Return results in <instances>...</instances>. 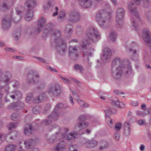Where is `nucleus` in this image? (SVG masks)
Returning <instances> with one entry per match:
<instances>
[{
    "label": "nucleus",
    "mask_w": 151,
    "mask_h": 151,
    "mask_svg": "<svg viewBox=\"0 0 151 151\" xmlns=\"http://www.w3.org/2000/svg\"><path fill=\"white\" fill-rule=\"evenodd\" d=\"M114 108H109L106 109L105 111L106 114L108 117L109 115L112 113H114L113 112V110H114Z\"/></svg>",
    "instance_id": "de8ad7c7"
},
{
    "label": "nucleus",
    "mask_w": 151,
    "mask_h": 151,
    "mask_svg": "<svg viewBox=\"0 0 151 151\" xmlns=\"http://www.w3.org/2000/svg\"><path fill=\"white\" fill-rule=\"evenodd\" d=\"M47 98V97L45 93H41L39 96H38L37 98V99L39 100L40 102L42 100H46Z\"/></svg>",
    "instance_id": "a19ab883"
},
{
    "label": "nucleus",
    "mask_w": 151,
    "mask_h": 151,
    "mask_svg": "<svg viewBox=\"0 0 151 151\" xmlns=\"http://www.w3.org/2000/svg\"><path fill=\"white\" fill-rule=\"evenodd\" d=\"M24 144L27 148H32L35 144V141L31 139L30 140L25 141Z\"/></svg>",
    "instance_id": "2f4dec72"
},
{
    "label": "nucleus",
    "mask_w": 151,
    "mask_h": 151,
    "mask_svg": "<svg viewBox=\"0 0 151 151\" xmlns=\"http://www.w3.org/2000/svg\"><path fill=\"white\" fill-rule=\"evenodd\" d=\"M124 134L126 136H128L130 133L131 128L129 124L127 122H125L124 124Z\"/></svg>",
    "instance_id": "c756f323"
},
{
    "label": "nucleus",
    "mask_w": 151,
    "mask_h": 151,
    "mask_svg": "<svg viewBox=\"0 0 151 151\" xmlns=\"http://www.w3.org/2000/svg\"><path fill=\"white\" fill-rule=\"evenodd\" d=\"M46 22L45 19L43 17H41L38 20V27L36 28V32L39 33L42 29Z\"/></svg>",
    "instance_id": "f3484780"
},
{
    "label": "nucleus",
    "mask_w": 151,
    "mask_h": 151,
    "mask_svg": "<svg viewBox=\"0 0 151 151\" xmlns=\"http://www.w3.org/2000/svg\"><path fill=\"white\" fill-rule=\"evenodd\" d=\"M117 37L116 32H111L109 37V39L113 42H114Z\"/></svg>",
    "instance_id": "ea45409f"
},
{
    "label": "nucleus",
    "mask_w": 151,
    "mask_h": 151,
    "mask_svg": "<svg viewBox=\"0 0 151 151\" xmlns=\"http://www.w3.org/2000/svg\"><path fill=\"white\" fill-rule=\"evenodd\" d=\"M103 56L105 61L110 58L111 56V52L110 50L108 48H105L103 50Z\"/></svg>",
    "instance_id": "a878e982"
},
{
    "label": "nucleus",
    "mask_w": 151,
    "mask_h": 151,
    "mask_svg": "<svg viewBox=\"0 0 151 151\" xmlns=\"http://www.w3.org/2000/svg\"><path fill=\"white\" fill-rule=\"evenodd\" d=\"M68 151H78L76 145L72 144V142L70 141L68 142Z\"/></svg>",
    "instance_id": "f704fd0d"
},
{
    "label": "nucleus",
    "mask_w": 151,
    "mask_h": 151,
    "mask_svg": "<svg viewBox=\"0 0 151 151\" xmlns=\"http://www.w3.org/2000/svg\"><path fill=\"white\" fill-rule=\"evenodd\" d=\"M51 4L50 1H48L47 3V5L44 6V8L45 9H47L49 8L51 6Z\"/></svg>",
    "instance_id": "0e129e2a"
},
{
    "label": "nucleus",
    "mask_w": 151,
    "mask_h": 151,
    "mask_svg": "<svg viewBox=\"0 0 151 151\" xmlns=\"http://www.w3.org/2000/svg\"><path fill=\"white\" fill-rule=\"evenodd\" d=\"M17 14L14 17H12L13 21L15 23H17L19 22L22 17V12L21 11H17Z\"/></svg>",
    "instance_id": "cd10ccee"
},
{
    "label": "nucleus",
    "mask_w": 151,
    "mask_h": 151,
    "mask_svg": "<svg viewBox=\"0 0 151 151\" xmlns=\"http://www.w3.org/2000/svg\"><path fill=\"white\" fill-rule=\"evenodd\" d=\"M82 47L83 52V57L84 58H87L88 61V57L91 55V52L93 51L94 49L91 47V45L89 41L84 40L83 41Z\"/></svg>",
    "instance_id": "1a4fd4ad"
},
{
    "label": "nucleus",
    "mask_w": 151,
    "mask_h": 151,
    "mask_svg": "<svg viewBox=\"0 0 151 151\" xmlns=\"http://www.w3.org/2000/svg\"><path fill=\"white\" fill-rule=\"evenodd\" d=\"M5 91L7 93V94L4 97V100L5 102H9L10 99H11L13 100L19 101L22 98V94L21 92L18 90L14 91L11 92H9V88H7L5 89Z\"/></svg>",
    "instance_id": "6e6552de"
},
{
    "label": "nucleus",
    "mask_w": 151,
    "mask_h": 151,
    "mask_svg": "<svg viewBox=\"0 0 151 151\" xmlns=\"http://www.w3.org/2000/svg\"><path fill=\"white\" fill-rule=\"evenodd\" d=\"M11 76V74L8 73L2 77V74L0 69V84L3 83H4L6 84H8Z\"/></svg>",
    "instance_id": "a211bd4d"
},
{
    "label": "nucleus",
    "mask_w": 151,
    "mask_h": 151,
    "mask_svg": "<svg viewBox=\"0 0 151 151\" xmlns=\"http://www.w3.org/2000/svg\"><path fill=\"white\" fill-rule=\"evenodd\" d=\"M111 17V12L103 10L98 12L96 16V20L99 26L104 28L108 27L110 25Z\"/></svg>",
    "instance_id": "f03ea898"
},
{
    "label": "nucleus",
    "mask_w": 151,
    "mask_h": 151,
    "mask_svg": "<svg viewBox=\"0 0 151 151\" xmlns=\"http://www.w3.org/2000/svg\"><path fill=\"white\" fill-rule=\"evenodd\" d=\"M51 106L50 104H47L45 106V107L44 108V110L45 112L46 111H47L48 110H49L50 109V108Z\"/></svg>",
    "instance_id": "4d7b16f0"
},
{
    "label": "nucleus",
    "mask_w": 151,
    "mask_h": 151,
    "mask_svg": "<svg viewBox=\"0 0 151 151\" xmlns=\"http://www.w3.org/2000/svg\"><path fill=\"white\" fill-rule=\"evenodd\" d=\"M70 82H73L77 84H78L80 82L77 80L75 79L72 78H70Z\"/></svg>",
    "instance_id": "e2e57ef3"
},
{
    "label": "nucleus",
    "mask_w": 151,
    "mask_h": 151,
    "mask_svg": "<svg viewBox=\"0 0 151 151\" xmlns=\"http://www.w3.org/2000/svg\"><path fill=\"white\" fill-rule=\"evenodd\" d=\"M143 6L146 7H147L150 4V3L149 0H144Z\"/></svg>",
    "instance_id": "864d4df0"
},
{
    "label": "nucleus",
    "mask_w": 151,
    "mask_h": 151,
    "mask_svg": "<svg viewBox=\"0 0 151 151\" xmlns=\"http://www.w3.org/2000/svg\"><path fill=\"white\" fill-rule=\"evenodd\" d=\"M77 101L81 107H88L89 106L88 104L85 103L83 101L80 99H78Z\"/></svg>",
    "instance_id": "37998d69"
},
{
    "label": "nucleus",
    "mask_w": 151,
    "mask_h": 151,
    "mask_svg": "<svg viewBox=\"0 0 151 151\" xmlns=\"http://www.w3.org/2000/svg\"><path fill=\"white\" fill-rule=\"evenodd\" d=\"M136 113V114L139 116H144L145 114L141 111H137Z\"/></svg>",
    "instance_id": "5fc2aeb1"
},
{
    "label": "nucleus",
    "mask_w": 151,
    "mask_h": 151,
    "mask_svg": "<svg viewBox=\"0 0 151 151\" xmlns=\"http://www.w3.org/2000/svg\"><path fill=\"white\" fill-rule=\"evenodd\" d=\"M24 104L23 102H18L11 104L9 106V108L14 110L19 109L24 107Z\"/></svg>",
    "instance_id": "412c9836"
},
{
    "label": "nucleus",
    "mask_w": 151,
    "mask_h": 151,
    "mask_svg": "<svg viewBox=\"0 0 151 151\" xmlns=\"http://www.w3.org/2000/svg\"><path fill=\"white\" fill-rule=\"evenodd\" d=\"M66 143L63 141H62L58 143L55 147V150L56 151H64L66 149Z\"/></svg>",
    "instance_id": "aec40b11"
},
{
    "label": "nucleus",
    "mask_w": 151,
    "mask_h": 151,
    "mask_svg": "<svg viewBox=\"0 0 151 151\" xmlns=\"http://www.w3.org/2000/svg\"><path fill=\"white\" fill-rule=\"evenodd\" d=\"M69 21L73 23L78 22L80 19V14L78 12L75 10L72 11L69 13Z\"/></svg>",
    "instance_id": "dca6fc26"
},
{
    "label": "nucleus",
    "mask_w": 151,
    "mask_h": 151,
    "mask_svg": "<svg viewBox=\"0 0 151 151\" xmlns=\"http://www.w3.org/2000/svg\"><path fill=\"white\" fill-rule=\"evenodd\" d=\"M11 119L12 120L14 121H17L20 118V116L18 112L13 113L11 116Z\"/></svg>",
    "instance_id": "c9c22d12"
},
{
    "label": "nucleus",
    "mask_w": 151,
    "mask_h": 151,
    "mask_svg": "<svg viewBox=\"0 0 151 151\" xmlns=\"http://www.w3.org/2000/svg\"><path fill=\"white\" fill-rule=\"evenodd\" d=\"M36 5L35 0H27L24 6L26 7V11L24 15L25 19L27 21L30 20L33 17L32 9Z\"/></svg>",
    "instance_id": "423d86ee"
},
{
    "label": "nucleus",
    "mask_w": 151,
    "mask_h": 151,
    "mask_svg": "<svg viewBox=\"0 0 151 151\" xmlns=\"http://www.w3.org/2000/svg\"><path fill=\"white\" fill-rule=\"evenodd\" d=\"M138 123L140 125H143L146 124V122L144 120L140 119L138 121Z\"/></svg>",
    "instance_id": "13d9d810"
},
{
    "label": "nucleus",
    "mask_w": 151,
    "mask_h": 151,
    "mask_svg": "<svg viewBox=\"0 0 151 151\" xmlns=\"http://www.w3.org/2000/svg\"><path fill=\"white\" fill-rule=\"evenodd\" d=\"M58 128L63 133H57V135L58 134V136H56V137L58 139H60L62 138H65L67 140H71L74 139L75 138V135H76V133H70L67 135H65L66 132H68L69 129L68 128H65L62 129L60 128V127L58 126Z\"/></svg>",
    "instance_id": "9b49d317"
},
{
    "label": "nucleus",
    "mask_w": 151,
    "mask_h": 151,
    "mask_svg": "<svg viewBox=\"0 0 151 151\" xmlns=\"http://www.w3.org/2000/svg\"><path fill=\"white\" fill-rule=\"evenodd\" d=\"M6 136L2 134L1 133H0V144L2 142V140L3 139H5Z\"/></svg>",
    "instance_id": "680f3d73"
},
{
    "label": "nucleus",
    "mask_w": 151,
    "mask_h": 151,
    "mask_svg": "<svg viewBox=\"0 0 151 151\" xmlns=\"http://www.w3.org/2000/svg\"><path fill=\"white\" fill-rule=\"evenodd\" d=\"M122 124L121 123H116L115 125V129L117 131H119L122 128Z\"/></svg>",
    "instance_id": "09e8293b"
},
{
    "label": "nucleus",
    "mask_w": 151,
    "mask_h": 151,
    "mask_svg": "<svg viewBox=\"0 0 151 151\" xmlns=\"http://www.w3.org/2000/svg\"><path fill=\"white\" fill-rule=\"evenodd\" d=\"M128 8L132 15L131 21L132 26V28L133 29L136 30L137 29V26L135 22L140 21V19L139 17V12L135 6L133 2H130L128 4Z\"/></svg>",
    "instance_id": "20e7f679"
},
{
    "label": "nucleus",
    "mask_w": 151,
    "mask_h": 151,
    "mask_svg": "<svg viewBox=\"0 0 151 151\" xmlns=\"http://www.w3.org/2000/svg\"><path fill=\"white\" fill-rule=\"evenodd\" d=\"M66 16L65 13V11L62 10L59 12L58 18L60 19H64Z\"/></svg>",
    "instance_id": "c03bdc74"
},
{
    "label": "nucleus",
    "mask_w": 151,
    "mask_h": 151,
    "mask_svg": "<svg viewBox=\"0 0 151 151\" xmlns=\"http://www.w3.org/2000/svg\"><path fill=\"white\" fill-rule=\"evenodd\" d=\"M46 68L47 69H48V70H49L50 71L54 72H57V70L56 69L54 68H52L50 66H48V65L47 66Z\"/></svg>",
    "instance_id": "052dcab7"
},
{
    "label": "nucleus",
    "mask_w": 151,
    "mask_h": 151,
    "mask_svg": "<svg viewBox=\"0 0 151 151\" xmlns=\"http://www.w3.org/2000/svg\"><path fill=\"white\" fill-rule=\"evenodd\" d=\"M101 145L99 147L100 150H103L106 148L108 145V143L106 141H102L101 142Z\"/></svg>",
    "instance_id": "58836bf2"
},
{
    "label": "nucleus",
    "mask_w": 151,
    "mask_h": 151,
    "mask_svg": "<svg viewBox=\"0 0 151 151\" xmlns=\"http://www.w3.org/2000/svg\"><path fill=\"white\" fill-rule=\"evenodd\" d=\"M55 43L58 52L61 55H64L66 50V45L64 39H56Z\"/></svg>",
    "instance_id": "f8f14e48"
},
{
    "label": "nucleus",
    "mask_w": 151,
    "mask_h": 151,
    "mask_svg": "<svg viewBox=\"0 0 151 151\" xmlns=\"http://www.w3.org/2000/svg\"><path fill=\"white\" fill-rule=\"evenodd\" d=\"M10 21L9 18H5L2 19V26L4 30L8 29L10 27Z\"/></svg>",
    "instance_id": "4be33fe9"
},
{
    "label": "nucleus",
    "mask_w": 151,
    "mask_h": 151,
    "mask_svg": "<svg viewBox=\"0 0 151 151\" xmlns=\"http://www.w3.org/2000/svg\"><path fill=\"white\" fill-rule=\"evenodd\" d=\"M40 77L38 73L33 70H30L27 76V81L29 84H34L39 81Z\"/></svg>",
    "instance_id": "9d476101"
},
{
    "label": "nucleus",
    "mask_w": 151,
    "mask_h": 151,
    "mask_svg": "<svg viewBox=\"0 0 151 151\" xmlns=\"http://www.w3.org/2000/svg\"><path fill=\"white\" fill-rule=\"evenodd\" d=\"M16 148V146L14 145L10 144L6 145L4 151H14Z\"/></svg>",
    "instance_id": "72a5a7b5"
},
{
    "label": "nucleus",
    "mask_w": 151,
    "mask_h": 151,
    "mask_svg": "<svg viewBox=\"0 0 151 151\" xmlns=\"http://www.w3.org/2000/svg\"><path fill=\"white\" fill-rule=\"evenodd\" d=\"M60 78L61 79L62 81L65 83L68 84H70L71 83L70 81V78L68 79L67 78H65L63 77L60 76Z\"/></svg>",
    "instance_id": "49530a36"
},
{
    "label": "nucleus",
    "mask_w": 151,
    "mask_h": 151,
    "mask_svg": "<svg viewBox=\"0 0 151 151\" xmlns=\"http://www.w3.org/2000/svg\"><path fill=\"white\" fill-rule=\"evenodd\" d=\"M145 17L146 19L148 22H151V12H147L146 13Z\"/></svg>",
    "instance_id": "a18cd8bd"
},
{
    "label": "nucleus",
    "mask_w": 151,
    "mask_h": 151,
    "mask_svg": "<svg viewBox=\"0 0 151 151\" xmlns=\"http://www.w3.org/2000/svg\"><path fill=\"white\" fill-rule=\"evenodd\" d=\"M127 118L129 122L133 123L136 121L135 117L132 115V114L130 111H129L128 113Z\"/></svg>",
    "instance_id": "473e14b6"
},
{
    "label": "nucleus",
    "mask_w": 151,
    "mask_h": 151,
    "mask_svg": "<svg viewBox=\"0 0 151 151\" xmlns=\"http://www.w3.org/2000/svg\"><path fill=\"white\" fill-rule=\"evenodd\" d=\"M125 12V10L122 7H119L116 9V21L117 24L120 25L122 26L123 24Z\"/></svg>",
    "instance_id": "ddd939ff"
},
{
    "label": "nucleus",
    "mask_w": 151,
    "mask_h": 151,
    "mask_svg": "<svg viewBox=\"0 0 151 151\" xmlns=\"http://www.w3.org/2000/svg\"><path fill=\"white\" fill-rule=\"evenodd\" d=\"M112 105L116 107L124 108L125 107V105L123 102H119V101H112L111 102Z\"/></svg>",
    "instance_id": "7c9ffc66"
},
{
    "label": "nucleus",
    "mask_w": 151,
    "mask_h": 151,
    "mask_svg": "<svg viewBox=\"0 0 151 151\" xmlns=\"http://www.w3.org/2000/svg\"><path fill=\"white\" fill-rule=\"evenodd\" d=\"M137 45L134 43H132L130 46H129V48L128 49V51L129 52H132L133 54H136V50L134 49H132V47H137Z\"/></svg>",
    "instance_id": "e433bc0d"
},
{
    "label": "nucleus",
    "mask_w": 151,
    "mask_h": 151,
    "mask_svg": "<svg viewBox=\"0 0 151 151\" xmlns=\"http://www.w3.org/2000/svg\"><path fill=\"white\" fill-rule=\"evenodd\" d=\"M54 26L51 23H49L46 25V28L44 29L42 35L43 36L47 35L49 34L52 35V37L55 38L54 42L56 39H63L61 38V32L60 29L53 30Z\"/></svg>",
    "instance_id": "39448f33"
},
{
    "label": "nucleus",
    "mask_w": 151,
    "mask_h": 151,
    "mask_svg": "<svg viewBox=\"0 0 151 151\" xmlns=\"http://www.w3.org/2000/svg\"><path fill=\"white\" fill-rule=\"evenodd\" d=\"M19 85V82L18 81H15L14 84L13 85V86L14 88H18Z\"/></svg>",
    "instance_id": "774afa93"
},
{
    "label": "nucleus",
    "mask_w": 151,
    "mask_h": 151,
    "mask_svg": "<svg viewBox=\"0 0 151 151\" xmlns=\"http://www.w3.org/2000/svg\"><path fill=\"white\" fill-rule=\"evenodd\" d=\"M76 47L70 46L69 48V55L75 59L78 58V53Z\"/></svg>",
    "instance_id": "6ab92c4d"
},
{
    "label": "nucleus",
    "mask_w": 151,
    "mask_h": 151,
    "mask_svg": "<svg viewBox=\"0 0 151 151\" xmlns=\"http://www.w3.org/2000/svg\"><path fill=\"white\" fill-rule=\"evenodd\" d=\"M20 32L19 31L16 35H14L15 39L16 40H18L20 36Z\"/></svg>",
    "instance_id": "338daca9"
},
{
    "label": "nucleus",
    "mask_w": 151,
    "mask_h": 151,
    "mask_svg": "<svg viewBox=\"0 0 151 151\" xmlns=\"http://www.w3.org/2000/svg\"><path fill=\"white\" fill-rule=\"evenodd\" d=\"M12 3L10 4L9 3L4 2L1 5L0 9L2 12L6 11L10 8V5H12Z\"/></svg>",
    "instance_id": "c85d7f7f"
},
{
    "label": "nucleus",
    "mask_w": 151,
    "mask_h": 151,
    "mask_svg": "<svg viewBox=\"0 0 151 151\" xmlns=\"http://www.w3.org/2000/svg\"><path fill=\"white\" fill-rule=\"evenodd\" d=\"M80 4L83 8H87L91 6L93 2L91 0H80Z\"/></svg>",
    "instance_id": "b1692460"
},
{
    "label": "nucleus",
    "mask_w": 151,
    "mask_h": 151,
    "mask_svg": "<svg viewBox=\"0 0 151 151\" xmlns=\"http://www.w3.org/2000/svg\"><path fill=\"white\" fill-rule=\"evenodd\" d=\"M55 12H54L52 14V16H55L58 15V7H55Z\"/></svg>",
    "instance_id": "69168bd1"
},
{
    "label": "nucleus",
    "mask_w": 151,
    "mask_h": 151,
    "mask_svg": "<svg viewBox=\"0 0 151 151\" xmlns=\"http://www.w3.org/2000/svg\"><path fill=\"white\" fill-rule=\"evenodd\" d=\"M32 127L29 124H26L24 129V133L26 135L29 136L32 133Z\"/></svg>",
    "instance_id": "bb28decb"
},
{
    "label": "nucleus",
    "mask_w": 151,
    "mask_h": 151,
    "mask_svg": "<svg viewBox=\"0 0 151 151\" xmlns=\"http://www.w3.org/2000/svg\"><path fill=\"white\" fill-rule=\"evenodd\" d=\"M57 133L59 132H57L56 133L55 136H52V137H51V138H50L48 139V142L49 143H52L54 142L55 141V140L54 139V137H55L56 138V139H55V140H58L56 137V136L58 137V134H57Z\"/></svg>",
    "instance_id": "8fccbe9b"
},
{
    "label": "nucleus",
    "mask_w": 151,
    "mask_h": 151,
    "mask_svg": "<svg viewBox=\"0 0 151 151\" xmlns=\"http://www.w3.org/2000/svg\"><path fill=\"white\" fill-rule=\"evenodd\" d=\"M17 126L16 123H10L8 125V128L9 130L15 128Z\"/></svg>",
    "instance_id": "3c124183"
},
{
    "label": "nucleus",
    "mask_w": 151,
    "mask_h": 151,
    "mask_svg": "<svg viewBox=\"0 0 151 151\" xmlns=\"http://www.w3.org/2000/svg\"><path fill=\"white\" fill-rule=\"evenodd\" d=\"M13 134H14V135H12L10 137V138L11 139H13L14 138L16 137L17 135L18 134V133L16 131H14L13 132Z\"/></svg>",
    "instance_id": "6e6d98bb"
},
{
    "label": "nucleus",
    "mask_w": 151,
    "mask_h": 151,
    "mask_svg": "<svg viewBox=\"0 0 151 151\" xmlns=\"http://www.w3.org/2000/svg\"><path fill=\"white\" fill-rule=\"evenodd\" d=\"M73 26L70 24H67L66 26L65 31L68 33H71L73 32Z\"/></svg>",
    "instance_id": "4c0bfd02"
},
{
    "label": "nucleus",
    "mask_w": 151,
    "mask_h": 151,
    "mask_svg": "<svg viewBox=\"0 0 151 151\" xmlns=\"http://www.w3.org/2000/svg\"><path fill=\"white\" fill-rule=\"evenodd\" d=\"M74 68L76 70H79L80 72L82 73L83 71V69L82 66L79 64H76L74 66Z\"/></svg>",
    "instance_id": "79ce46f5"
},
{
    "label": "nucleus",
    "mask_w": 151,
    "mask_h": 151,
    "mask_svg": "<svg viewBox=\"0 0 151 151\" xmlns=\"http://www.w3.org/2000/svg\"><path fill=\"white\" fill-rule=\"evenodd\" d=\"M33 112L35 114H37L39 113V107L37 106L34 107L32 109Z\"/></svg>",
    "instance_id": "603ef678"
},
{
    "label": "nucleus",
    "mask_w": 151,
    "mask_h": 151,
    "mask_svg": "<svg viewBox=\"0 0 151 151\" xmlns=\"http://www.w3.org/2000/svg\"><path fill=\"white\" fill-rule=\"evenodd\" d=\"M26 101L28 103L33 102L35 103H39L40 101L39 100L37 99V98H34L33 94L30 93H29L27 94Z\"/></svg>",
    "instance_id": "5701e85b"
},
{
    "label": "nucleus",
    "mask_w": 151,
    "mask_h": 151,
    "mask_svg": "<svg viewBox=\"0 0 151 151\" xmlns=\"http://www.w3.org/2000/svg\"><path fill=\"white\" fill-rule=\"evenodd\" d=\"M114 139L116 140H118L119 138V135L118 133L114 134Z\"/></svg>",
    "instance_id": "bf43d9fd"
},
{
    "label": "nucleus",
    "mask_w": 151,
    "mask_h": 151,
    "mask_svg": "<svg viewBox=\"0 0 151 151\" xmlns=\"http://www.w3.org/2000/svg\"><path fill=\"white\" fill-rule=\"evenodd\" d=\"M47 93L50 97L58 96L60 93V87L56 85L50 86L48 88Z\"/></svg>",
    "instance_id": "4468645a"
},
{
    "label": "nucleus",
    "mask_w": 151,
    "mask_h": 151,
    "mask_svg": "<svg viewBox=\"0 0 151 151\" xmlns=\"http://www.w3.org/2000/svg\"><path fill=\"white\" fill-rule=\"evenodd\" d=\"M84 144L86 147L93 148L97 146L98 142L95 139H92L86 142Z\"/></svg>",
    "instance_id": "393cba45"
},
{
    "label": "nucleus",
    "mask_w": 151,
    "mask_h": 151,
    "mask_svg": "<svg viewBox=\"0 0 151 151\" xmlns=\"http://www.w3.org/2000/svg\"><path fill=\"white\" fill-rule=\"evenodd\" d=\"M86 119V118L84 115H81L79 117L78 120L80 122L78 123L76 126L80 130L86 128L88 126V123L86 122L83 121Z\"/></svg>",
    "instance_id": "2eb2a0df"
},
{
    "label": "nucleus",
    "mask_w": 151,
    "mask_h": 151,
    "mask_svg": "<svg viewBox=\"0 0 151 151\" xmlns=\"http://www.w3.org/2000/svg\"><path fill=\"white\" fill-rule=\"evenodd\" d=\"M123 64V60L119 57H116L113 59L111 64L112 75L114 78H120L123 73L126 74L131 72V66L129 65L126 68Z\"/></svg>",
    "instance_id": "f257e3e1"
},
{
    "label": "nucleus",
    "mask_w": 151,
    "mask_h": 151,
    "mask_svg": "<svg viewBox=\"0 0 151 151\" xmlns=\"http://www.w3.org/2000/svg\"><path fill=\"white\" fill-rule=\"evenodd\" d=\"M86 36L93 42H96L100 40V33L96 28L91 27L88 28L86 32Z\"/></svg>",
    "instance_id": "0eeeda50"
},
{
    "label": "nucleus",
    "mask_w": 151,
    "mask_h": 151,
    "mask_svg": "<svg viewBox=\"0 0 151 151\" xmlns=\"http://www.w3.org/2000/svg\"><path fill=\"white\" fill-rule=\"evenodd\" d=\"M63 106V104L62 103L58 104L55 107L54 111L48 116L49 120H44L42 123L45 125H49L52 121L57 120L59 118L63 115V113L60 111V109Z\"/></svg>",
    "instance_id": "7ed1b4c3"
}]
</instances>
